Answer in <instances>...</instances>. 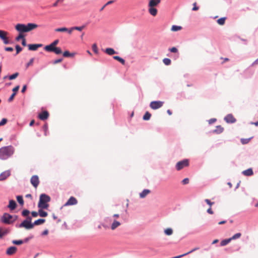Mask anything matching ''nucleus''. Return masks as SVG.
<instances>
[{"mask_svg": "<svg viewBox=\"0 0 258 258\" xmlns=\"http://www.w3.org/2000/svg\"><path fill=\"white\" fill-rule=\"evenodd\" d=\"M19 75V73H15L10 76H9V79L10 80H14L15 79H16Z\"/></svg>", "mask_w": 258, "mask_h": 258, "instance_id": "nucleus-41", "label": "nucleus"}, {"mask_svg": "<svg viewBox=\"0 0 258 258\" xmlns=\"http://www.w3.org/2000/svg\"><path fill=\"white\" fill-rule=\"evenodd\" d=\"M24 38H25V35L22 33H19V35L16 38V40L19 41L20 39L23 40Z\"/></svg>", "mask_w": 258, "mask_h": 258, "instance_id": "nucleus-45", "label": "nucleus"}, {"mask_svg": "<svg viewBox=\"0 0 258 258\" xmlns=\"http://www.w3.org/2000/svg\"><path fill=\"white\" fill-rule=\"evenodd\" d=\"M241 235V234L240 233H237L233 235L231 237H230V239L232 240H235L237 238H239Z\"/></svg>", "mask_w": 258, "mask_h": 258, "instance_id": "nucleus-37", "label": "nucleus"}, {"mask_svg": "<svg viewBox=\"0 0 258 258\" xmlns=\"http://www.w3.org/2000/svg\"><path fill=\"white\" fill-rule=\"evenodd\" d=\"M11 174L10 171L9 170H6L2 172L0 174V181H3L5 180L7 177H8Z\"/></svg>", "mask_w": 258, "mask_h": 258, "instance_id": "nucleus-15", "label": "nucleus"}, {"mask_svg": "<svg viewBox=\"0 0 258 258\" xmlns=\"http://www.w3.org/2000/svg\"><path fill=\"white\" fill-rule=\"evenodd\" d=\"M15 48L16 49V53L15 55H16L22 50V48L19 45H16Z\"/></svg>", "mask_w": 258, "mask_h": 258, "instance_id": "nucleus-42", "label": "nucleus"}, {"mask_svg": "<svg viewBox=\"0 0 258 258\" xmlns=\"http://www.w3.org/2000/svg\"><path fill=\"white\" fill-rule=\"evenodd\" d=\"M38 25L34 23L17 24L15 26V29L19 33L23 34V33L28 32L38 27Z\"/></svg>", "mask_w": 258, "mask_h": 258, "instance_id": "nucleus-2", "label": "nucleus"}, {"mask_svg": "<svg viewBox=\"0 0 258 258\" xmlns=\"http://www.w3.org/2000/svg\"><path fill=\"white\" fill-rule=\"evenodd\" d=\"M2 40L3 41L4 44H8L10 43V41L8 39V38L6 36Z\"/></svg>", "mask_w": 258, "mask_h": 258, "instance_id": "nucleus-50", "label": "nucleus"}, {"mask_svg": "<svg viewBox=\"0 0 258 258\" xmlns=\"http://www.w3.org/2000/svg\"><path fill=\"white\" fill-rule=\"evenodd\" d=\"M64 0H57L53 5V7H56L59 3H62Z\"/></svg>", "mask_w": 258, "mask_h": 258, "instance_id": "nucleus-57", "label": "nucleus"}, {"mask_svg": "<svg viewBox=\"0 0 258 258\" xmlns=\"http://www.w3.org/2000/svg\"><path fill=\"white\" fill-rule=\"evenodd\" d=\"M216 120H217V119L216 118H211V119H209L208 120V122H209V123L210 124H212L214 122H215Z\"/></svg>", "mask_w": 258, "mask_h": 258, "instance_id": "nucleus-60", "label": "nucleus"}, {"mask_svg": "<svg viewBox=\"0 0 258 258\" xmlns=\"http://www.w3.org/2000/svg\"><path fill=\"white\" fill-rule=\"evenodd\" d=\"M169 51L173 53H177L178 52V49L176 47H173L172 48H170L169 49Z\"/></svg>", "mask_w": 258, "mask_h": 258, "instance_id": "nucleus-47", "label": "nucleus"}, {"mask_svg": "<svg viewBox=\"0 0 258 258\" xmlns=\"http://www.w3.org/2000/svg\"><path fill=\"white\" fill-rule=\"evenodd\" d=\"M5 50L6 51H13V48L11 47H6L5 48Z\"/></svg>", "mask_w": 258, "mask_h": 258, "instance_id": "nucleus-61", "label": "nucleus"}, {"mask_svg": "<svg viewBox=\"0 0 258 258\" xmlns=\"http://www.w3.org/2000/svg\"><path fill=\"white\" fill-rule=\"evenodd\" d=\"M30 182L34 187H37L39 183L38 176L36 175L32 176V177L31 178Z\"/></svg>", "mask_w": 258, "mask_h": 258, "instance_id": "nucleus-9", "label": "nucleus"}, {"mask_svg": "<svg viewBox=\"0 0 258 258\" xmlns=\"http://www.w3.org/2000/svg\"><path fill=\"white\" fill-rule=\"evenodd\" d=\"M163 62L166 66H169L171 64V61L169 58H165L163 59Z\"/></svg>", "mask_w": 258, "mask_h": 258, "instance_id": "nucleus-35", "label": "nucleus"}, {"mask_svg": "<svg viewBox=\"0 0 258 258\" xmlns=\"http://www.w3.org/2000/svg\"><path fill=\"white\" fill-rule=\"evenodd\" d=\"M92 49L95 53H97L98 52L97 46L96 44L92 45Z\"/></svg>", "mask_w": 258, "mask_h": 258, "instance_id": "nucleus-49", "label": "nucleus"}, {"mask_svg": "<svg viewBox=\"0 0 258 258\" xmlns=\"http://www.w3.org/2000/svg\"><path fill=\"white\" fill-rule=\"evenodd\" d=\"M68 29L66 27L58 28L55 30L56 32H67Z\"/></svg>", "mask_w": 258, "mask_h": 258, "instance_id": "nucleus-43", "label": "nucleus"}, {"mask_svg": "<svg viewBox=\"0 0 258 258\" xmlns=\"http://www.w3.org/2000/svg\"><path fill=\"white\" fill-rule=\"evenodd\" d=\"M7 34V32L0 30V38L1 39H3Z\"/></svg>", "mask_w": 258, "mask_h": 258, "instance_id": "nucleus-44", "label": "nucleus"}, {"mask_svg": "<svg viewBox=\"0 0 258 258\" xmlns=\"http://www.w3.org/2000/svg\"><path fill=\"white\" fill-rule=\"evenodd\" d=\"M26 218L24 220L25 221H26L29 223H32V217L30 216H26Z\"/></svg>", "mask_w": 258, "mask_h": 258, "instance_id": "nucleus-54", "label": "nucleus"}, {"mask_svg": "<svg viewBox=\"0 0 258 258\" xmlns=\"http://www.w3.org/2000/svg\"><path fill=\"white\" fill-rule=\"evenodd\" d=\"M16 95V93H13L11 95V96L9 97V98L8 99V101L9 102H11L12 101L13 99H14V98L15 97V96Z\"/></svg>", "mask_w": 258, "mask_h": 258, "instance_id": "nucleus-53", "label": "nucleus"}, {"mask_svg": "<svg viewBox=\"0 0 258 258\" xmlns=\"http://www.w3.org/2000/svg\"><path fill=\"white\" fill-rule=\"evenodd\" d=\"M20 86L19 85L16 86L15 88L13 89V93H17V92L19 90Z\"/></svg>", "mask_w": 258, "mask_h": 258, "instance_id": "nucleus-59", "label": "nucleus"}, {"mask_svg": "<svg viewBox=\"0 0 258 258\" xmlns=\"http://www.w3.org/2000/svg\"><path fill=\"white\" fill-rule=\"evenodd\" d=\"M43 130L44 132V135L45 136H47L48 135V125L46 123L44 124V125L43 126Z\"/></svg>", "mask_w": 258, "mask_h": 258, "instance_id": "nucleus-33", "label": "nucleus"}, {"mask_svg": "<svg viewBox=\"0 0 258 258\" xmlns=\"http://www.w3.org/2000/svg\"><path fill=\"white\" fill-rule=\"evenodd\" d=\"M30 214V211L27 209H24L22 212V215L24 217L28 216Z\"/></svg>", "mask_w": 258, "mask_h": 258, "instance_id": "nucleus-38", "label": "nucleus"}, {"mask_svg": "<svg viewBox=\"0 0 258 258\" xmlns=\"http://www.w3.org/2000/svg\"><path fill=\"white\" fill-rule=\"evenodd\" d=\"M75 55L74 53H70L69 51H65L63 53V56L65 57H73Z\"/></svg>", "mask_w": 258, "mask_h": 258, "instance_id": "nucleus-28", "label": "nucleus"}, {"mask_svg": "<svg viewBox=\"0 0 258 258\" xmlns=\"http://www.w3.org/2000/svg\"><path fill=\"white\" fill-rule=\"evenodd\" d=\"M72 29H75L76 30H78L79 31H81L82 30V28L81 26H75L72 27Z\"/></svg>", "mask_w": 258, "mask_h": 258, "instance_id": "nucleus-56", "label": "nucleus"}, {"mask_svg": "<svg viewBox=\"0 0 258 258\" xmlns=\"http://www.w3.org/2000/svg\"><path fill=\"white\" fill-rule=\"evenodd\" d=\"M189 162L187 159H184L178 162L175 166L177 170L179 171L188 165Z\"/></svg>", "mask_w": 258, "mask_h": 258, "instance_id": "nucleus-5", "label": "nucleus"}, {"mask_svg": "<svg viewBox=\"0 0 258 258\" xmlns=\"http://www.w3.org/2000/svg\"><path fill=\"white\" fill-rule=\"evenodd\" d=\"M181 29V27L179 26L173 25L171 27V30L172 31H177Z\"/></svg>", "mask_w": 258, "mask_h": 258, "instance_id": "nucleus-34", "label": "nucleus"}, {"mask_svg": "<svg viewBox=\"0 0 258 258\" xmlns=\"http://www.w3.org/2000/svg\"><path fill=\"white\" fill-rule=\"evenodd\" d=\"M17 250V248L16 246H11L7 249L6 254L8 255H12L16 253Z\"/></svg>", "mask_w": 258, "mask_h": 258, "instance_id": "nucleus-12", "label": "nucleus"}, {"mask_svg": "<svg viewBox=\"0 0 258 258\" xmlns=\"http://www.w3.org/2000/svg\"><path fill=\"white\" fill-rule=\"evenodd\" d=\"M149 12L150 14L153 16H156L157 14V9L154 7H150Z\"/></svg>", "mask_w": 258, "mask_h": 258, "instance_id": "nucleus-26", "label": "nucleus"}, {"mask_svg": "<svg viewBox=\"0 0 258 258\" xmlns=\"http://www.w3.org/2000/svg\"><path fill=\"white\" fill-rule=\"evenodd\" d=\"M62 60V58H59V59H55L53 61V64H56V63H59L60 62H61Z\"/></svg>", "mask_w": 258, "mask_h": 258, "instance_id": "nucleus-58", "label": "nucleus"}, {"mask_svg": "<svg viewBox=\"0 0 258 258\" xmlns=\"http://www.w3.org/2000/svg\"><path fill=\"white\" fill-rule=\"evenodd\" d=\"M161 0H150L149 3V7H154L160 3Z\"/></svg>", "mask_w": 258, "mask_h": 258, "instance_id": "nucleus-18", "label": "nucleus"}, {"mask_svg": "<svg viewBox=\"0 0 258 258\" xmlns=\"http://www.w3.org/2000/svg\"><path fill=\"white\" fill-rule=\"evenodd\" d=\"M151 116V114L148 111H147L145 114L144 115L143 117V119L144 120H148L150 119Z\"/></svg>", "mask_w": 258, "mask_h": 258, "instance_id": "nucleus-29", "label": "nucleus"}, {"mask_svg": "<svg viewBox=\"0 0 258 258\" xmlns=\"http://www.w3.org/2000/svg\"><path fill=\"white\" fill-rule=\"evenodd\" d=\"M164 233L167 235H171L173 233V230L171 228H169L166 229L164 230Z\"/></svg>", "mask_w": 258, "mask_h": 258, "instance_id": "nucleus-32", "label": "nucleus"}, {"mask_svg": "<svg viewBox=\"0 0 258 258\" xmlns=\"http://www.w3.org/2000/svg\"><path fill=\"white\" fill-rule=\"evenodd\" d=\"M242 174L245 176H251L253 174V172L252 168H248L242 171Z\"/></svg>", "mask_w": 258, "mask_h": 258, "instance_id": "nucleus-19", "label": "nucleus"}, {"mask_svg": "<svg viewBox=\"0 0 258 258\" xmlns=\"http://www.w3.org/2000/svg\"><path fill=\"white\" fill-rule=\"evenodd\" d=\"M121 225L120 222L116 220H114L111 225V229L113 230H115L117 227Z\"/></svg>", "mask_w": 258, "mask_h": 258, "instance_id": "nucleus-20", "label": "nucleus"}, {"mask_svg": "<svg viewBox=\"0 0 258 258\" xmlns=\"http://www.w3.org/2000/svg\"><path fill=\"white\" fill-rule=\"evenodd\" d=\"M39 215L38 212L32 211L31 212V215L33 217H36Z\"/></svg>", "mask_w": 258, "mask_h": 258, "instance_id": "nucleus-55", "label": "nucleus"}, {"mask_svg": "<svg viewBox=\"0 0 258 258\" xmlns=\"http://www.w3.org/2000/svg\"><path fill=\"white\" fill-rule=\"evenodd\" d=\"M45 50L49 52H53L56 54H60L62 53L61 48L58 47L51 48L50 49H45Z\"/></svg>", "mask_w": 258, "mask_h": 258, "instance_id": "nucleus-11", "label": "nucleus"}, {"mask_svg": "<svg viewBox=\"0 0 258 258\" xmlns=\"http://www.w3.org/2000/svg\"><path fill=\"white\" fill-rule=\"evenodd\" d=\"M17 200L21 206L24 205V200L22 196H17L16 197Z\"/></svg>", "mask_w": 258, "mask_h": 258, "instance_id": "nucleus-31", "label": "nucleus"}, {"mask_svg": "<svg viewBox=\"0 0 258 258\" xmlns=\"http://www.w3.org/2000/svg\"><path fill=\"white\" fill-rule=\"evenodd\" d=\"M27 89V85H24L23 86V88L21 90V92L22 93H24L25 91H26V90Z\"/></svg>", "mask_w": 258, "mask_h": 258, "instance_id": "nucleus-63", "label": "nucleus"}, {"mask_svg": "<svg viewBox=\"0 0 258 258\" xmlns=\"http://www.w3.org/2000/svg\"><path fill=\"white\" fill-rule=\"evenodd\" d=\"M16 207L17 203L14 200H11L9 201V204L8 205V208H9L11 210H14L16 209Z\"/></svg>", "mask_w": 258, "mask_h": 258, "instance_id": "nucleus-17", "label": "nucleus"}, {"mask_svg": "<svg viewBox=\"0 0 258 258\" xmlns=\"http://www.w3.org/2000/svg\"><path fill=\"white\" fill-rule=\"evenodd\" d=\"M12 243L16 245H20L23 243V240H13Z\"/></svg>", "mask_w": 258, "mask_h": 258, "instance_id": "nucleus-40", "label": "nucleus"}, {"mask_svg": "<svg viewBox=\"0 0 258 258\" xmlns=\"http://www.w3.org/2000/svg\"><path fill=\"white\" fill-rule=\"evenodd\" d=\"M32 238V236H31V237H26L25 238L23 241V243H27V242L29 241V240L30 239H31V238Z\"/></svg>", "mask_w": 258, "mask_h": 258, "instance_id": "nucleus-62", "label": "nucleus"}, {"mask_svg": "<svg viewBox=\"0 0 258 258\" xmlns=\"http://www.w3.org/2000/svg\"><path fill=\"white\" fill-rule=\"evenodd\" d=\"M205 202L208 204L210 206H212L214 204V202H211V201L209 199H206L205 200Z\"/></svg>", "mask_w": 258, "mask_h": 258, "instance_id": "nucleus-52", "label": "nucleus"}, {"mask_svg": "<svg viewBox=\"0 0 258 258\" xmlns=\"http://www.w3.org/2000/svg\"><path fill=\"white\" fill-rule=\"evenodd\" d=\"M251 138H247V139H241L240 141L242 144L245 145L247 144L249 141L250 140Z\"/></svg>", "mask_w": 258, "mask_h": 258, "instance_id": "nucleus-39", "label": "nucleus"}, {"mask_svg": "<svg viewBox=\"0 0 258 258\" xmlns=\"http://www.w3.org/2000/svg\"><path fill=\"white\" fill-rule=\"evenodd\" d=\"M59 40L56 39L53 42H52L51 43H50L49 45H46L44 47V49H50L51 48L55 47H56V45L58 43Z\"/></svg>", "mask_w": 258, "mask_h": 258, "instance_id": "nucleus-16", "label": "nucleus"}, {"mask_svg": "<svg viewBox=\"0 0 258 258\" xmlns=\"http://www.w3.org/2000/svg\"><path fill=\"white\" fill-rule=\"evenodd\" d=\"M45 220L44 219H39L38 220H35L33 223V226L34 227L35 225H39L43 223H44Z\"/></svg>", "mask_w": 258, "mask_h": 258, "instance_id": "nucleus-24", "label": "nucleus"}, {"mask_svg": "<svg viewBox=\"0 0 258 258\" xmlns=\"http://www.w3.org/2000/svg\"><path fill=\"white\" fill-rule=\"evenodd\" d=\"M113 58L114 59L118 60L122 64H125V60H124V59H123L122 58L120 57V56H114L113 57Z\"/></svg>", "mask_w": 258, "mask_h": 258, "instance_id": "nucleus-30", "label": "nucleus"}, {"mask_svg": "<svg viewBox=\"0 0 258 258\" xmlns=\"http://www.w3.org/2000/svg\"><path fill=\"white\" fill-rule=\"evenodd\" d=\"M48 230L47 229H45L42 232L41 235H46L48 234Z\"/></svg>", "mask_w": 258, "mask_h": 258, "instance_id": "nucleus-64", "label": "nucleus"}, {"mask_svg": "<svg viewBox=\"0 0 258 258\" xmlns=\"http://www.w3.org/2000/svg\"><path fill=\"white\" fill-rule=\"evenodd\" d=\"M49 116V113L47 111H43L40 113L38 115L39 118L42 120H45Z\"/></svg>", "mask_w": 258, "mask_h": 258, "instance_id": "nucleus-14", "label": "nucleus"}, {"mask_svg": "<svg viewBox=\"0 0 258 258\" xmlns=\"http://www.w3.org/2000/svg\"><path fill=\"white\" fill-rule=\"evenodd\" d=\"M16 226L18 228H25L26 229H31L33 228L32 223H29L25 220Z\"/></svg>", "mask_w": 258, "mask_h": 258, "instance_id": "nucleus-7", "label": "nucleus"}, {"mask_svg": "<svg viewBox=\"0 0 258 258\" xmlns=\"http://www.w3.org/2000/svg\"><path fill=\"white\" fill-rule=\"evenodd\" d=\"M34 58H31L29 61L26 63V68H28L29 66L32 65L33 62H34Z\"/></svg>", "mask_w": 258, "mask_h": 258, "instance_id": "nucleus-46", "label": "nucleus"}, {"mask_svg": "<svg viewBox=\"0 0 258 258\" xmlns=\"http://www.w3.org/2000/svg\"><path fill=\"white\" fill-rule=\"evenodd\" d=\"M7 119L3 118L0 121V126L5 125L7 122Z\"/></svg>", "mask_w": 258, "mask_h": 258, "instance_id": "nucleus-48", "label": "nucleus"}, {"mask_svg": "<svg viewBox=\"0 0 258 258\" xmlns=\"http://www.w3.org/2000/svg\"><path fill=\"white\" fill-rule=\"evenodd\" d=\"M164 104V102L161 101H153L150 102V107L154 110L158 109L161 108Z\"/></svg>", "mask_w": 258, "mask_h": 258, "instance_id": "nucleus-6", "label": "nucleus"}, {"mask_svg": "<svg viewBox=\"0 0 258 258\" xmlns=\"http://www.w3.org/2000/svg\"><path fill=\"white\" fill-rule=\"evenodd\" d=\"M15 149L10 145L0 148V159L5 160L11 157L14 153Z\"/></svg>", "mask_w": 258, "mask_h": 258, "instance_id": "nucleus-1", "label": "nucleus"}, {"mask_svg": "<svg viewBox=\"0 0 258 258\" xmlns=\"http://www.w3.org/2000/svg\"><path fill=\"white\" fill-rule=\"evenodd\" d=\"M225 19L226 18L225 17L221 18L217 20V23L219 25H222L225 23Z\"/></svg>", "mask_w": 258, "mask_h": 258, "instance_id": "nucleus-36", "label": "nucleus"}, {"mask_svg": "<svg viewBox=\"0 0 258 258\" xmlns=\"http://www.w3.org/2000/svg\"><path fill=\"white\" fill-rule=\"evenodd\" d=\"M224 131V128L222 127L221 125H217L216 126V128L213 131V133H215L216 134H220L222 133Z\"/></svg>", "mask_w": 258, "mask_h": 258, "instance_id": "nucleus-21", "label": "nucleus"}, {"mask_svg": "<svg viewBox=\"0 0 258 258\" xmlns=\"http://www.w3.org/2000/svg\"><path fill=\"white\" fill-rule=\"evenodd\" d=\"M105 53L108 54V55H111L117 53L113 48H107L105 50Z\"/></svg>", "mask_w": 258, "mask_h": 258, "instance_id": "nucleus-23", "label": "nucleus"}, {"mask_svg": "<svg viewBox=\"0 0 258 258\" xmlns=\"http://www.w3.org/2000/svg\"><path fill=\"white\" fill-rule=\"evenodd\" d=\"M42 44H28V47L29 50L35 51L38 48L42 47Z\"/></svg>", "mask_w": 258, "mask_h": 258, "instance_id": "nucleus-13", "label": "nucleus"}, {"mask_svg": "<svg viewBox=\"0 0 258 258\" xmlns=\"http://www.w3.org/2000/svg\"><path fill=\"white\" fill-rule=\"evenodd\" d=\"M78 203L77 199L74 197H71L68 200V201L64 205V206H70V205H76Z\"/></svg>", "mask_w": 258, "mask_h": 258, "instance_id": "nucleus-10", "label": "nucleus"}, {"mask_svg": "<svg viewBox=\"0 0 258 258\" xmlns=\"http://www.w3.org/2000/svg\"><path fill=\"white\" fill-rule=\"evenodd\" d=\"M231 241V239H230V238L224 239L221 241L220 245L221 246H224L227 245V244H228Z\"/></svg>", "mask_w": 258, "mask_h": 258, "instance_id": "nucleus-27", "label": "nucleus"}, {"mask_svg": "<svg viewBox=\"0 0 258 258\" xmlns=\"http://www.w3.org/2000/svg\"><path fill=\"white\" fill-rule=\"evenodd\" d=\"M13 218V216L7 213L4 214L3 216L2 217L1 221L3 223L7 224H10L13 222V221L11 220Z\"/></svg>", "mask_w": 258, "mask_h": 258, "instance_id": "nucleus-4", "label": "nucleus"}, {"mask_svg": "<svg viewBox=\"0 0 258 258\" xmlns=\"http://www.w3.org/2000/svg\"><path fill=\"white\" fill-rule=\"evenodd\" d=\"M224 120L228 123H233L236 121V119L231 113L227 114L224 118Z\"/></svg>", "mask_w": 258, "mask_h": 258, "instance_id": "nucleus-8", "label": "nucleus"}, {"mask_svg": "<svg viewBox=\"0 0 258 258\" xmlns=\"http://www.w3.org/2000/svg\"><path fill=\"white\" fill-rule=\"evenodd\" d=\"M51 200L50 197L45 194H42L40 196L38 207L40 209H47L49 205L48 203Z\"/></svg>", "mask_w": 258, "mask_h": 258, "instance_id": "nucleus-3", "label": "nucleus"}, {"mask_svg": "<svg viewBox=\"0 0 258 258\" xmlns=\"http://www.w3.org/2000/svg\"><path fill=\"white\" fill-rule=\"evenodd\" d=\"M150 190L145 189L140 194V197L141 198H144L148 194L150 193Z\"/></svg>", "mask_w": 258, "mask_h": 258, "instance_id": "nucleus-22", "label": "nucleus"}, {"mask_svg": "<svg viewBox=\"0 0 258 258\" xmlns=\"http://www.w3.org/2000/svg\"><path fill=\"white\" fill-rule=\"evenodd\" d=\"M181 182L183 184H188L189 183V179L188 178H185L182 180Z\"/></svg>", "mask_w": 258, "mask_h": 258, "instance_id": "nucleus-51", "label": "nucleus"}, {"mask_svg": "<svg viewBox=\"0 0 258 258\" xmlns=\"http://www.w3.org/2000/svg\"><path fill=\"white\" fill-rule=\"evenodd\" d=\"M43 209H40L38 210L39 215L41 217H46L48 214L46 212L43 210Z\"/></svg>", "mask_w": 258, "mask_h": 258, "instance_id": "nucleus-25", "label": "nucleus"}]
</instances>
